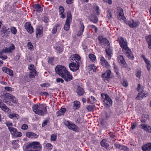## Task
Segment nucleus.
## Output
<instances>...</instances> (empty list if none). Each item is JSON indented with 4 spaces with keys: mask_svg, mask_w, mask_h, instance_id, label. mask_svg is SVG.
I'll use <instances>...</instances> for the list:
<instances>
[{
    "mask_svg": "<svg viewBox=\"0 0 151 151\" xmlns=\"http://www.w3.org/2000/svg\"><path fill=\"white\" fill-rule=\"evenodd\" d=\"M47 106L45 104H35L32 106L33 111L35 113L39 115L43 116L47 114Z\"/></svg>",
    "mask_w": 151,
    "mask_h": 151,
    "instance_id": "nucleus-1",
    "label": "nucleus"
},
{
    "mask_svg": "<svg viewBox=\"0 0 151 151\" xmlns=\"http://www.w3.org/2000/svg\"><path fill=\"white\" fill-rule=\"evenodd\" d=\"M1 98L4 102L6 103L7 105H10L11 101L15 103V98L14 96L6 93L5 91H4L3 95L1 96Z\"/></svg>",
    "mask_w": 151,
    "mask_h": 151,
    "instance_id": "nucleus-2",
    "label": "nucleus"
},
{
    "mask_svg": "<svg viewBox=\"0 0 151 151\" xmlns=\"http://www.w3.org/2000/svg\"><path fill=\"white\" fill-rule=\"evenodd\" d=\"M101 97L104 99V104L106 106L110 107L112 105L113 101L111 99L107 94L102 93L101 94Z\"/></svg>",
    "mask_w": 151,
    "mask_h": 151,
    "instance_id": "nucleus-3",
    "label": "nucleus"
},
{
    "mask_svg": "<svg viewBox=\"0 0 151 151\" xmlns=\"http://www.w3.org/2000/svg\"><path fill=\"white\" fill-rule=\"evenodd\" d=\"M118 41L120 46L122 49L123 52L129 49L127 46V42L126 39L119 37L118 38Z\"/></svg>",
    "mask_w": 151,
    "mask_h": 151,
    "instance_id": "nucleus-4",
    "label": "nucleus"
},
{
    "mask_svg": "<svg viewBox=\"0 0 151 151\" xmlns=\"http://www.w3.org/2000/svg\"><path fill=\"white\" fill-rule=\"evenodd\" d=\"M55 70L56 73L61 77L68 71L65 67L61 65L57 66L55 68Z\"/></svg>",
    "mask_w": 151,
    "mask_h": 151,
    "instance_id": "nucleus-5",
    "label": "nucleus"
},
{
    "mask_svg": "<svg viewBox=\"0 0 151 151\" xmlns=\"http://www.w3.org/2000/svg\"><path fill=\"white\" fill-rule=\"evenodd\" d=\"M27 149L29 148L38 149V150H41L42 147L40 143L37 142H33L28 145L26 147Z\"/></svg>",
    "mask_w": 151,
    "mask_h": 151,
    "instance_id": "nucleus-6",
    "label": "nucleus"
},
{
    "mask_svg": "<svg viewBox=\"0 0 151 151\" xmlns=\"http://www.w3.org/2000/svg\"><path fill=\"white\" fill-rule=\"evenodd\" d=\"M65 124L68 128L74 131L78 132L79 131V129L78 127L71 122L66 121L65 123Z\"/></svg>",
    "mask_w": 151,
    "mask_h": 151,
    "instance_id": "nucleus-7",
    "label": "nucleus"
},
{
    "mask_svg": "<svg viewBox=\"0 0 151 151\" xmlns=\"http://www.w3.org/2000/svg\"><path fill=\"white\" fill-rule=\"evenodd\" d=\"M28 68L30 70L29 74V78H34L35 76L38 75V73L35 69L34 65H31Z\"/></svg>",
    "mask_w": 151,
    "mask_h": 151,
    "instance_id": "nucleus-8",
    "label": "nucleus"
},
{
    "mask_svg": "<svg viewBox=\"0 0 151 151\" xmlns=\"http://www.w3.org/2000/svg\"><path fill=\"white\" fill-rule=\"evenodd\" d=\"M80 66V64L79 63H76L72 62L70 63L69 65V67L71 70L75 72L79 69Z\"/></svg>",
    "mask_w": 151,
    "mask_h": 151,
    "instance_id": "nucleus-9",
    "label": "nucleus"
},
{
    "mask_svg": "<svg viewBox=\"0 0 151 151\" xmlns=\"http://www.w3.org/2000/svg\"><path fill=\"white\" fill-rule=\"evenodd\" d=\"M139 23L138 21H134L133 19L129 20L127 22V24L131 28L137 27L139 25Z\"/></svg>",
    "mask_w": 151,
    "mask_h": 151,
    "instance_id": "nucleus-10",
    "label": "nucleus"
},
{
    "mask_svg": "<svg viewBox=\"0 0 151 151\" xmlns=\"http://www.w3.org/2000/svg\"><path fill=\"white\" fill-rule=\"evenodd\" d=\"M24 27L27 31L30 34H32L34 31V29L29 22H27L24 24Z\"/></svg>",
    "mask_w": 151,
    "mask_h": 151,
    "instance_id": "nucleus-11",
    "label": "nucleus"
},
{
    "mask_svg": "<svg viewBox=\"0 0 151 151\" xmlns=\"http://www.w3.org/2000/svg\"><path fill=\"white\" fill-rule=\"evenodd\" d=\"M117 10H118L117 13L118 18L119 19H122L123 21L125 20L126 18L124 16L123 10L122 8L121 7H118Z\"/></svg>",
    "mask_w": 151,
    "mask_h": 151,
    "instance_id": "nucleus-12",
    "label": "nucleus"
},
{
    "mask_svg": "<svg viewBox=\"0 0 151 151\" xmlns=\"http://www.w3.org/2000/svg\"><path fill=\"white\" fill-rule=\"evenodd\" d=\"M64 80L67 82L73 79V77L71 74H70L68 71L64 74L62 77Z\"/></svg>",
    "mask_w": 151,
    "mask_h": 151,
    "instance_id": "nucleus-13",
    "label": "nucleus"
},
{
    "mask_svg": "<svg viewBox=\"0 0 151 151\" xmlns=\"http://www.w3.org/2000/svg\"><path fill=\"white\" fill-rule=\"evenodd\" d=\"M117 60L119 63L122 66L126 68H127V63L125 62L122 56L121 55H119L117 57Z\"/></svg>",
    "mask_w": 151,
    "mask_h": 151,
    "instance_id": "nucleus-14",
    "label": "nucleus"
},
{
    "mask_svg": "<svg viewBox=\"0 0 151 151\" xmlns=\"http://www.w3.org/2000/svg\"><path fill=\"white\" fill-rule=\"evenodd\" d=\"M15 49V46L13 44H11L9 48L5 47L2 49L3 52L5 53H12V51Z\"/></svg>",
    "mask_w": 151,
    "mask_h": 151,
    "instance_id": "nucleus-15",
    "label": "nucleus"
},
{
    "mask_svg": "<svg viewBox=\"0 0 151 151\" xmlns=\"http://www.w3.org/2000/svg\"><path fill=\"white\" fill-rule=\"evenodd\" d=\"M100 63L102 65L106 68H108L110 66L108 62L103 56L100 57Z\"/></svg>",
    "mask_w": 151,
    "mask_h": 151,
    "instance_id": "nucleus-16",
    "label": "nucleus"
},
{
    "mask_svg": "<svg viewBox=\"0 0 151 151\" xmlns=\"http://www.w3.org/2000/svg\"><path fill=\"white\" fill-rule=\"evenodd\" d=\"M114 147L116 148L123 150L124 151H128L129 150V148L127 146L119 144H114Z\"/></svg>",
    "mask_w": 151,
    "mask_h": 151,
    "instance_id": "nucleus-17",
    "label": "nucleus"
},
{
    "mask_svg": "<svg viewBox=\"0 0 151 151\" xmlns=\"http://www.w3.org/2000/svg\"><path fill=\"white\" fill-rule=\"evenodd\" d=\"M142 58L143 59V60L146 64L147 69L148 70H149L151 68L150 61L146 58L144 55H142Z\"/></svg>",
    "mask_w": 151,
    "mask_h": 151,
    "instance_id": "nucleus-18",
    "label": "nucleus"
},
{
    "mask_svg": "<svg viewBox=\"0 0 151 151\" xmlns=\"http://www.w3.org/2000/svg\"><path fill=\"white\" fill-rule=\"evenodd\" d=\"M33 7L34 9V10L36 11L37 12L40 13L43 10L42 8L41 5L38 4L33 5Z\"/></svg>",
    "mask_w": 151,
    "mask_h": 151,
    "instance_id": "nucleus-19",
    "label": "nucleus"
},
{
    "mask_svg": "<svg viewBox=\"0 0 151 151\" xmlns=\"http://www.w3.org/2000/svg\"><path fill=\"white\" fill-rule=\"evenodd\" d=\"M26 135L27 137L31 139H35L38 137V135L36 134L31 132H28L26 133Z\"/></svg>",
    "mask_w": 151,
    "mask_h": 151,
    "instance_id": "nucleus-20",
    "label": "nucleus"
},
{
    "mask_svg": "<svg viewBox=\"0 0 151 151\" xmlns=\"http://www.w3.org/2000/svg\"><path fill=\"white\" fill-rule=\"evenodd\" d=\"M143 151H150L151 150V143H148L142 146Z\"/></svg>",
    "mask_w": 151,
    "mask_h": 151,
    "instance_id": "nucleus-21",
    "label": "nucleus"
},
{
    "mask_svg": "<svg viewBox=\"0 0 151 151\" xmlns=\"http://www.w3.org/2000/svg\"><path fill=\"white\" fill-rule=\"evenodd\" d=\"M105 51L107 55L106 57H108L109 60L110 59L112 55V50L109 47H107Z\"/></svg>",
    "mask_w": 151,
    "mask_h": 151,
    "instance_id": "nucleus-22",
    "label": "nucleus"
},
{
    "mask_svg": "<svg viewBox=\"0 0 151 151\" xmlns=\"http://www.w3.org/2000/svg\"><path fill=\"white\" fill-rule=\"evenodd\" d=\"M84 29V27L83 24L81 22L80 25L79 26V30L77 33V36L79 37L82 35Z\"/></svg>",
    "mask_w": 151,
    "mask_h": 151,
    "instance_id": "nucleus-23",
    "label": "nucleus"
},
{
    "mask_svg": "<svg viewBox=\"0 0 151 151\" xmlns=\"http://www.w3.org/2000/svg\"><path fill=\"white\" fill-rule=\"evenodd\" d=\"M59 14L60 17L63 19L65 18V15L64 12V9L62 6H60L59 8Z\"/></svg>",
    "mask_w": 151,
    "mask_h": 151,
    "instance_id": "nucleus-24",
    "label": "nucleus"
},
{
    "mask_svg": "<svg viewBox=\"0 0 151 151\" xmlns=\"http://www.w3.org/2000/svg\"><path fill=\"white\" fill-rule=\"evenodd\" d=\"M111 71L109 70H107L106 72L102 75V77L106 79H109L111 77Z\"/></svg>",
    "mask_w": 151,
    "mask_h": 151,
    "instance_id": "nucleus-25",
    "label": "nucleus"
},
{
    "mask_svg": "<svg viewBox=\"0 0 151 151\" xmlns=\"http://www.w3.org/2000/svg\"><path fill=\"white\" fill-rule=\"evenodd\" d=\"M130 59L132 60L134 58V57L133 54L131 53V51L129 49L123 52Z\"/></svg>",
    "mask_w": 151,
    "mask_h": 151,
    "instance_id": "nucleus-26",
    "label": "nucleus"
},
{
    "mask_svg": "<svg viewBox=\"0 0 151 151\" xmlns=\"http://www.w3.org/2000/svg\"><path fill=\"white\" fill-rule=\"evenodd\" d=\"M42 33V28L40 27H37L36 30V35L37 37H40Z\"/></svg>",
    "mask_w": 151,
    "mask_h": 151,
    "instance_id": "nucleus-27",
    "label": "nucleus"
},
{
    "mask_svg": "<svg viewBox=\"0 0 151 151\" xmlns=\"http://www.w3.org/2000/svg\"><path fill=\"white\" fill-rule=\"evenodd\" d=\"M70 59L73 61L75 60L76 63L78 62L77 61H79L81 59V57L77 54H75L71 55L70 57Z\"/></svg>",
    "mask_w": 151,
    "mask_h": 151,
    "instance_id": "nucleus-28",
    "label": "nucleus"
},
{
    "mask_svg": "<svg viewBox=\"0 0 151 151\" xmlns=\"http://www.w3.org/2000/svg\"><path fill=\"white\" fill-rule=\"evenodd\" d=\"M0 108L5 112H8L9 111V109L1 101H0Z\"/></svg>",
    "mask_w": 151,
    "mask_h": 151,
    "instance_id": "nucleus-29",
    "label": "nucleus"
},
{
    "mask_svg": "<svg viewBox=\"0 0 151 151\" xmlns=\"http://www.w3.org/2000/svg\"><path fill=\"white\" fill-rule=\"evenodd\" d=\"M142 129L145 131L147 133H150L151 132V127L147 124H142Z\"/></svg>",
    "mask_w": 151,
    "mask_h": 151,
    "instance_id": "nucleus-30",
    "label": "nucleus"
},
{
    "mask_svg": "<svg viewBox=\"0 0 151 151\" xmlns=\"http://www.w3.org/2000/svg\"><path fill=\"white\" fill-rule=\"evenodd\" d=\"M101 145L105 147L106 149H109V145L107 142L106 140L103 139L101 142Z\"/></svg>",
    "mask_w": 151,
    "mask_h": 151,
    "instance_id": "nucleus-31",
    "label": "nucleus"
},
{
    "mask_svg": "<svg viewBox=\"0 0 151 151\" xmlns=\"http://www.w3.org/2000/svg\"><path fill=\"white\" fill-rule=\"evenodd\" d=\"M76 92L79 96H81L83 94L84 91V89L82 88L80 86H78V87Z\"/></svg>",
    "mask_w": 151,
    "mask_h": 151,
    "instance_id": "nucleus-32",
    "label": "nucleus"
},
{
    "mask_svg": "<svg viewBox=\"0 0 151 151\" xmlns=\"http://www.w3.org/2000/svg\"><path fill=\"white\" fill-rule=\"evenodd\" d=\"M87 101L88 103L93 104L96 102V100L94 97L91 96L87 99Z\"/></svg>",
    "mask_w": 151,
    "mask_h": 151,
    "instance_id": "nucleus-33",
    "label": "nucleus"
},
{
    "mask_svg": "<svg viewBox=\"0 0 151 151\" xmlns=\"http://www.w3.org/2000/svg\"><path fill=\"white\" fill-rule=\"evenodd\" d=\"M66 109L65 108H61L57 113V116L60 117L62 115H63L66 111Z\"/></svg>",
    "mask_w": 151,
    "mask_h": 151,
    "instance_id": "nucleus-34",
    "label": "nucleus"
},
{
    "mask_svg": "<svg viewBox=\"0 0 151 151\" xmlns=\"http://www.w3.org/2000/svg\"><path fill=\"white\" fill-rule=\"evenodd\" d=\"M146 40L147 42L148 47L151 49V35H149L146 37Z\"/></svg>",
    "mask_w": 151,
    "mask_h": 151,
    "instance_id": "nucleus-35",
    "label": "nucleus"
},
{
    "mask_svg": "<svg viewBox=\"0 0 151 151\" xmlns=\"http://www.w3.org/2000/svg\"><path fill=\"white\" fill-rule=\"evenodd\" d=\"M80 102L78 101L74 102L73 108L74 109L76 110L79 108L80 106Z\"/></svg>",
    "mask_w": 151,
    "mask_h": 151,
    "instance_id": "nucleus-36",
    "label": "nucleus"
},
{
    "mask_svg": "<svg viewBox=\"0 0 151 151\" xmlns=\"http://www.w3.org/2000/svg\"><path fill=\"white\" fill-rule=\"evenodd\" d=\"M72 20L71 15L70 13L67 14V15L66 20L65 21L66 22L70 23L71 22Z\"/></svg>",
    "mask_w": 151,
    "mask_h": 151,
    "instance_id": "nucleus-37",
    "label": "nucleus"
},
{
    "mask_svg": "<svg viewBox=\"0 0 151 151\" xmlns=\"http://www.w3.org/2000/svg\"><path fill=\"white\" fill-rule=\"evenodd\" d=\"M149 116L147 114L142 115V123H145L148 120Z\"/></svg>",
    "mask_w": 151,
    "mask_h": 151,
    "instance_id": "nucleus-38",
    "label": "nucleus"
},
{
    "mask_svg": "<svg viewBox=\"0 0 151 151\" xmlns=\"http://www.w3.org/2000/svg\"><path fill=\"white\" fill-rule=\"evenodd\" d=\"M19 143V141L17 140H16L13 141L12 142V144L14 148L15 149H17L18 147V143Z\"/></svg>",
    "mask_w": 151,
    "mask_h": 151,
    "instance_id": "nucleus-39",
    "label": "nucleus"
},
{
    "mask_svg": "<svg viewBox=\"0 0 151 151\" xmlns=\"http://www.w3.org/2000/svg\"><path fill=\"white\" fill-rule=\"evenodd\" d=\"M88 57L90 60L93 62L95 61L96 60V56L92 54H90L89 55Z\"/></svg>",
    "mask_w": 151,
    "mask_h": 151,
    "instance_id": "nucleus-40",
    "label": "nucleus"
},
{
    "mask_svg": "<svg viewBox=\"0 0 151 151\" xmlns=\"http://www.w3.org/2000/svg\"><path fill=\"white\" fill-rule=\"evenodd\" d=\"M60 25L56 24L52 28V32L53 34H55L57 32V28L60 27Z\"/></svg>",
    "mask_w": 151,
    "mask_h": 151,
    "instance_id": "nucleus-41",
    "label": "nucleus"
},
{
    "mask_svg": "<svg viewBox=\"0 0 151 151\" xmlns=\"http://www.w3.org/2000/svg\"><path fill=\"white\" fill-rule=\"evenodd\" d=\"M106 39L104 38L102 36H99L98 38V40L100 41V42L102 44H104L105 42V40Z\"/></svg>",
    "mask_w": 151,
    "mask_h": 151,
    "instance_id": "nucleus-42",
    "label": "nucleus"
},
{
    "mask_svg": "<svg viewBox=\"0 0 151 151\" xmlns=\"http://www.w3.org/2000/svg\"><path fill=\"white\" fill-rule=\"evenodd\" d=\"M9 130L13 136H14V135L17 131V129L13 127L11 128H9Z\"/></svg>",
    "mask_w": 151,
    "mask_h": 151,
    "instance_id": "nucleus-43",
    "label": "nucleus"
},
{
    "mask_svg": "<svg viewBox=\"0 0 151 151\" xmlns=\"http://www.w3.org/2000/svg\"><path fill=\"white\" fill-rule=\"evenodd\" d=\"M9 116L11 119H13L15 117L18 119L19 117V116L17 114L13 113L12 114H9Z\"/></svg>",
    "mask_w": 151,
    "mask_h": 151,
    "instance_id": "nucleus-44",
    "label": "nucleus"
},
{
    "mask_svg": "<svg viewBox=\"0 0 151 151\" xmlns=\"http://www.w3.org/2000/svg\"><path fill=\"white\" fill-rule=\"evenodd\" d=\"M5 123L8 127L9 129V128H11L13 126V124L11 121H6L5 122Z\"/></svg>",
    "mask_w": 151,
    "mask_h": 151,
    "instance_id": "nucleus-45",
    "label": "nucleus"
},
{
    "mask_svg": "<svg viewBox=\"0 0 151 151\" xmlns=\"http://www.w3.org/2000/svg\"><path fill=\"white\" fill-rule=\"evenodd\" d=\"M69 23L65 22V23L64 26V29L68 31V30L70 28V24Z\"/></svg>",
    "mask_w": 151,
    "mask_h": 151,
    "instance_id": "nucleus-46",
    "label": "nucleus"
},
{
    "mask_svg": "<svg viewBox=\"0 0 151 151\" xmlns=\"http://www.w3.org/2000/svg\"><path fill=\"white\" fill-rule=\"evenodd\" d=\"M55 48L56 52L59 53L63 51V48L60 46H56L55 47Z\"/></svg>",
    "mask_w": 151,
    "mask_h": 151,
    "instance_id": "nucleus-47",
    "label": "nucleus"
},
{
    "mask_svg": "<svg viewBox=\"0 0 151 151\" xmlns=\"http://www.w3.org/2000/svg\"><path fill=\"white\" fill-rule=\"evenodd\" d=\"M45 147L48 150H51L52 148V145L49 143L46 144Z\"/></svg>",
    "mask_w": 151,
    "mask_h": 151,
    "instance_id": "nucleus-48",
    "label": "nucleus"
},
{
    "mask_svg": "<svg viewBox=\"0 0 151 151\" xmlns=\"http://www.w3.org/2000/svg\"><path fill=\"white\" fill-rule=\"evenodd\" d=\"M86 109L88 111H93L94 110V106L91 105L87 106Z\"/></svg>",
    "mask_w": 151,
    "mask_h": 151,
    "instance_id": "nucleus-49",
    "label": "nucleus"
},
{
    "mask_svg": "<svg viewBox=\"0 0 151 151\" xmlns=\"http://www.w3.org/2000/svg\"><path fill=\"white\" fill-rule=\"evenodd\" d=\"M91 70H93V72H96L97 68V67L94 64H92L89 66Z\"/></svg>",
    "mask_w": 151,
    "mask_h": 151,
    "instance_id": "nucleus-50",
    "label": "nucleus"
},
{
    "mask_svg": "<svg viewBox=\"0 0 151 151\" xmlns=\"http://www.w3.org/2000/svg\"><path fill=\"white\" fill-rule=\"evenodd\" d=\"M22 135V133L19 132H18L17 131L15 133V134L14 135L13 137H21Z\"/></svg>",
    "mask_w": 151,
    "mask_h": 151,
    "instance_id": "nucleus-51",
    "label": "nucleus"
},
{
    "mask_svg": "<svg viewBox=\"0 0 151 151\" xmlns=\"http://www.w3.org/2000/svg\"><path fill=\"white\" fill-rule=\"evenodd\" d=\"M4 52L3 50L0 51V58H1L3 60H5L7 58V57L6 56H3V53Z\"/></svg>",
    "mask_w": 151,
    "mask_h": 151,
    "instance_id": "nucleus-52",
    "label": "nucleus"
},
{
    "mask_svg": "<svg viewBox=\"0 0 151 151\" xmlns=\"http://www.w3.org/2000/svg\"><path fill=\"white\" fill-rule=\"evenodd\" d=\"M57 138V136L55 134H52L51 136L50 140L52 141H54L56 140Z\"/></svg>",
    "mask_w": 151,
    "mask_h": 151,
    "instance_id": "nucleus-53",
    "label": "nucleus"
},
{
    "mask_svg": "<svg viewBox=\"0 0 151 151\" xmlns=\"http://www.w3.org/2000/svg\"><path fill=\"white\" fill-rule=\"evenodd\" d=\"M11 32L14 35L16 34L17 30L15 27H13L11 28Z\"/></svg>",
    "mask_w": 151,
    "mask_h": 151,
    "instance_id": "nucleus-54",
    "label": "nucleus"
},
{
    "mask_svg": "<svg viewBox=\"0 0 151 151\" xmlns=\"http://www.w3.org/2000/svg\"><path fill=\"white\" fill-rule=\"evenodd\" d=\"M122 83L123 86L125 87H126L128 86V83L127 81L125 80H124L122 81Z\"/></svg>",
    "mask_w": 151,
    "mask_h": 151,
    "instance_id": "nucleus-55",
    "label": "nucleus"
},
{
    "mask_svg": "<svg viewBox=\"0 0 151 151\" xmlns=\"http://www.w3.org/2000/svg\"><path fill=\"white\" fill-rule=\"evenodd\" d=\"M137 126V123L136 122L132 123L131 125V128L132 129H134Z\"/></svg>",
    "mask_w": 151,
    "mask_h": 151,
    "instance_id": "nucleus-56",
    "label": "nucleus"
},
{
    "mask_svg": "<svg viewBox=\"0 0 151 151\" xmlns=\"http://www.w3.org/2000/svg\"><path fill=\"white\" fill-rule=\"evenodd\" d=\"M42 20L45 23H47L49 21V18L46 16H45L42 18Z\"/></svg>",
    "mask_w": 151,
    "mask_h": 151,
    "instance_id": "nucleus-57",
    "label": "nucleus"
},
{
    "mask_svg": "<svg viewBox=\"0 0 151 151\" xmlns=\"http://www.w3.org/2000/svg\"><path fill=\"white\" fill-rule=\"evenodd\" d=\"M27 46L28 48L30 50L32 49L33 47V45L30 42H28Z\"/></svg>",
    "mask_w": 151,
    "mask_h": 151,
    "instance_id": "nucleus-58",
    "label": "nucleus"
},
{
    "mask_svg": "<svg viewBox=\"0 0 151 151\" xmlns=\"http://www.w3.org/2000/svg\"><path fill=\"white\" fill-rule=\"evenodd\" d=\"M56 81L57 83L61 82L63 83L64 80L61 78H58L56 79Z\"/></svg>",
    "mask_w": 151,
    "mask_h": 151,
    "instance_id": "nucleus-59",
    "label": "nucleus"
},
{
    "mask_svg": "<svg viewBox=\"0 0 151 151\" xmlns=\"http://www.w3.org/2000/svg\"><path fill=\"white\" fill-rule=\"evenodd\" d=\"M28 127V126L26 124H24L22 125L21 128L22 129L26 130L27 129Z\"/></svg>",
    "mask_w": 151,
    "mask_h": 151,
    "instance_id": "nucleus-60",
    "label": "nucleus"
},
{
    "mask_svg": "<svg viewBox=\"0 0 151 151\" xmlns=\"http://www.w3.org/2000/svg\"><path fill=\"white\" fill-rule=\"evenodd\" d=\"M40 86L42 87H47L49 86L48 83H43L40 84Z\"/></svg>",
    "mask_w": 151,
    "mask_h": 151,
    "instance_id": "nucleus-61",
    "label": "nucleus"
},
{
    "mask_svg": "<svg viewBox=\"0 0 151 151\" xmlns=\"http://www.w3.org/2000/svg\"><path fill=\"white\" fill-rule=\"evenodd\" d=\"M92 21L94 23H96L98 21V19L97 17L96 16H94L93 17V19Z\"/></svg>",
    "mask_w": 151,
    "mask_h": 151,
    "instance_id": "nucleus-62",
    "label": "nucleus"
},
{
    "mask_svg": "<svg viewBox=\"0 0 151 151\" xmlns=\"http://www.w3.org/2000/svg\"><path fill=\"white\" fill-rule=\"evenodd\" d=\"M141 95H142V92H140L138 94L137 96L136 97V99H140V98L142 96Z\"/></svg>",
    "mask_w": 151,
    "mask_h": 151,
    "instance_id": "nucleus-63",
    "label": "nucleus"
},
{
    "mask_svg": "<svg viewBox=\"0 0 151 151\" xmlns=\"http://www.w3.org/2000/svg\"><path fill=\"white\" fill-rule=\"evenodd\" d=\"M49 122V120H46L42 123V127H44Z\"/></svg>",
    "mask_w": 151,
    "mask_h": 151,
    "instance_id": "nucleus-64",
    "label": "nucleus"
}]
</instances>
